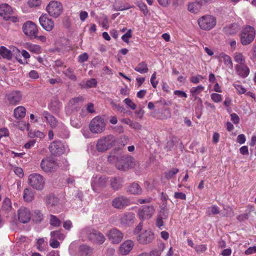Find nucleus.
<instances>
[{"instance_id":"obj_1","label":"nucleus","mask_w":256,"mask_h":256,"mask_svg":"<svg viewBox=\"0 0 256 256\" xmlns=\"http://www.w3.org/2000/svg\"><path fill=\"white\" fill-rule=\"evenodd\" d=\"M108 161L115 164L120 170L126 171L134 165V158L130 156L125 154L119 149H114L108 158Z\"/></svg>"},{"instance_id":"obj_2","label":"nucleus","mask_w":256,"mask_h":256,"mask_svg":"<svg viewBox=\"0 0 256 256\" xmlns=\"http://www.w3.org/2000/svg\"><path fill=\"white\" fill-rule=\"evenodd\" d=\"M80 234L86 236L91 242L102 244L106 240L104 236L100 231L90 228H86L81 230Z\"/></svg>"},{"instance_id":"obj_3","label":"nucleus","mask_w":256,"mask_h":256,"mask_svg":"<svg viewBox=\"0 0 256 256\" xmlns=\"http://www.w3.org/2000/svg\"><path fill=\"white\" fill-rule=\"evenodd\" d=\"M116 140L115 137L112 134L104 136L98 140L96 149L100 152H105L114 145Z\"/></svg>"},{"instance_id":"obj_4","label":"nucleus","mask_w":256,"mask_h":256,"mask_svg":"<svg viewBox=\"0 0 256 256\" xmlns=\"http://www.w3.org/2000/svg\"><path fill=\"white\" fill-rule=\"evenodd\" d=\"M256 32L254 28L250 26H245L240 33V42L243 46L250 44L255 37Z\"/></svg>"},{"instance_id":"obj_5","label":"nucleus","mask_w":256,"mask_h":256,"mask_svg":"<svg viewBox=\"0 0 256 256\" xmlns=\"http://www.w3.org/2000/svg\"><path fill=\"white\" fill-rule=\"evenodd\" d=\"M89 128L94 134H100L103 132L106 128V124L103 118L96 116L91 120Z\"/></svg>"},{"instance_id":"obj_6","label":"nucleus","mask_w":256,"mask_h":256,"mask_svg":"<svg viewBox=\"0 0 256 256\" xmlns=\"http://www.w3.org/2000/svg\"><path fill=\"white\" fill-rule=\"evenodd\" d=\"M46 10L50 16L57 18L62 14L63 7L60 2L52 0L46 6Z\"/></svg>"},{"instance_id":"obj_7","label":"nucleus","mask_w":256,"mask_h":256,"mask_svg":"<svg viewBox=\"0 0 256 256\" xmlns=\"http://www.w3.org/2000/svg\"><path fill=\"white\" fill-rule=\"evenodd\" d=\"M28 184L34 189L42 190L44 186L45 180L40 174L34 173L30 174L28 176Z\"/></svg>"},{"instance_id":"obj_8","label":"nucleus","mask_w":256,"mask_h":256,"mask_svg":"<svg viewBox=\"0 0 256 256\" xmlns=\"http://www.w3.org/2000/svg\"><path fill=\"white\" fill-rule=\"evenodd\" d=\"M198 24L201 29L209 30L216 26V20L212 16L206 15L198 20Z\"/></svg>"},{"instance_id":"obj_9","label":"nucleus","mask_w":256,"mask_h":256,"mask_svg":"<svg viewBox=\"0 0 256 256\" xmlns=\"http://www.w3.org/2000/svg\"><path fill=\"white\" fill-rule=\"evenodd\" d=\"M22 31L27 36L31 39L36 38L38 34V30L36 25L32 21H27L22 26Z\"/></svg>"},{"instance_id":"obj_10","label":"nucleus","mask_w":256,"mask_h":256,"mask_svg":"<svg viewBox=\"0 0 256 256\" xmlns=\"http://www.w3.org/2000/svg\"><path fill=\"white\" fill-rule=\"evenodd\" d=\"M13 10L10 6L6 4L0 5V16L6 20H10L12 22H16V17L11 16Z\"/></svg>"},{"instance_id":"obj_11","label":"nucleus","mask_w":256,"mask_h":256,"mask_svg":"<svg viewBox=\"0 0 256 256\" xmlns=\"http://www.w3.org/2000/svg\"><path fill=\"white\" fill-rule=\"evenodd\" d=\"M40 167L45 172H52L56 168L58 164L52 158L47 157L42 160Z\"/></svg>"},{"instance_id":"obj_12","label":"nucleus","mask_w":256,"mask_h":256,"mask_svg":"<svg viewBox=\"0 0 256 256\" xmlns=\"http://www.w3.org/2000/svg\"><path fill=\"white\" fill-rule=\"evenodd\" d=\"M51 154L54 156H60L66 151V147L60 140H55L50 143L48 147Z\"/></svg>"},{"instance_id":"obj_13","label":"nucleus","mask_w":256,"mask_h":256,"mask_svg":"<svg viewBox=\"0 0 256 256\" xmlns=\"http://www.w3.org/2000/svg\"><path fill=\"white\" fill-rule=\"evenodd\" d=\"M17 216L20 222L26 224L30 222L31 218L30 210L26 207L22 206L17 212Z\"/></svg>"},{"instance_id":"obj_14","label":"nucleus","mask_w":256,"mask_h":256,"mask_svg":"<svg viewBox=\"0 0 256 256\" xmlns=\"http://www.w3.org/2000/svg\"><path fill=\"white\" fill-rule=\"evenodd\" d=\"M106 236L112 243L118 244L122 241L124 235L118 230L113 228L108 231Z\"/></svg>"},{"instance_id":"obj_15","label":"nucleus","mask_w":256,"mask_h":256,"mask_svg":"<svg viewBox=\"0 0 256 256\" xmlns=\"http://www.w3.org/2000/svg\"><path fill=\"white\" fill-rule=\"evenodd\" d=\"M130 204V199L123 196L114 198L112 202V205L114 208L119 210L124 208Z\"/></svg>"},{"instance_id":"obj_16","label":"nucleus","mask_w":256,"mask_h":256,"mask_svg":"<svg viewBox=\"0 0 256 256\" xmlns=\"http://www.w3.org/2000/svg\"><path fill=\"white\" fill-rule=\"evenodd\" d=\"M154 212V209L152 206H144L139 210L138 214L140 219L146 220L151 218Z\"/></svg>"},{"instance_id":"obj_17","label":"nucleus","mask_w":256,"mask_h":256,"mask_svg":"<svg viewBox=\"0 0 256 256\" xmlns=\"http://www.w3.org/2000/svg\"><path fill=\"white\" fill-rule=\"evenodd\" d=\"M39 22L42 27L47 32L51 31L54 28V21L46 14H42L39 18Z\"/></svg>"},{"instance_id":"obj_18","label":"nucleus","mask_w":256,"mask_h":256,"mask_svg":"<svg viewBox=\"0 0 256 256\" xmlns=\"http://www.w3.org/2000/svg\"><path fill=\"white\" fill-rule=\"evenodd\" d=\"M83 100L82 96H78L72 98L69 101L68 108L72 113H74L80 108Z\"/></svg>"},{"instance_id":"obj_19","label":"nucleus","mask_w":256,"mask_h":256,"mask_svg":"<svg viewBox=\"0 0 256 256\" xmlns=\"http://www.w3.org/2000/svg\"><path fill=\"white\" fill-rule=\"evenodd\" d=\"M154 239V235L150 230H145L140 233L138 236L137 240L141 244H147L152 242Z\"/></svg>"},{"instance_id":"obj_20","label":"nucleus","mask_w":256,"mask_h":256,"mask_svg":"<svg viewBox=\"0 0 256 256\" xmlns=\"http://www.w3.org/2000/svg\"><path fill=\"white\" fill-rule=\"evenodd\" d=\"M106 182V180L104 176H93L91 182L92 190L95 192H97L98 188L104 186Z\"/></svg>"},{"instance_id":"obj_21","label":"nucleus","mask_w":256,"mask_h":256,"mask_svg":"<svg viewBox=\"0 0 256 256\" xmlns=\"http://www.w3.org/2000/svg\"><path fill=\"white\" fill-rule=\"evenodd\" d=\"M236 73L242 78H246L250 74V68L244 64H237L235 66Z\"/></svg>"},{"instance_id":"obj_22","label":"nucleus","mask_w":256,"mask_h":256,"mask_svg":"<svg viewBox=\"0 0 256 256\" xmlns=\"http://www.w3.org/2000/svg\"><path fill=\"white\" fill-rule=\"evenodd\" d=\"M124 182L123 178L120 176H114L110 178V184L112 188L117 191L121 188Z\"/></svg>"},{"instance_id":"obj_23","label":"nucleus","mask_w":256,"mask_h":256,"mask_svg":"<svg viewBox=\"0 0 256 256\" xmlns=\"http://www.w3.org/2000/svg\"><path fill=\"white\" fill-rule=\"evenodd\" d=\"M134 246L131 240H127L122 244L119 248V252L122 255H126L131 251Z\"/></svg>"},{"instance_id":"obj_24","label":"nucleus","mask_w":256,"mask_h":256,"mask_svg":"<svg viewBox=\"0 0 256 256\" xmlns=\"http://www.w3.org/2000/svg\"><path fill=\"white\" fill-rule=\"evenodd\" d=\"M126 191L130 194L140 195L142 194V189L138 183L134 182L130 184L126 188Z\"/></svg>"},{"instance_id":"obj_25","label":"nucleus","mask_w":256,"mask_h":256,"mask_svg":"<svg viewBox=\"0 0 256 256\" xmlns=\"http://www.w3.org/2000/svg\"><path fill=\"white\" fill-rule=\"evenodd\" d=\"M47 122L52 128H56L60 123H58L56 119L48 112L45 111L42 114Z\"/></svg>"},{"instance_id":"obj_26","label":"nucleus","mask_w":256,"mask_h":256,"mask_svg":"<svg viewBox=\"0 0 256 256\" xmlns=\"http://www.w3.org/2000/svg\"><path fill=\"white\" fill-rule=\"evenodd\" d=\"M56 132L58 136L62 138H66L69 136V132L66 126L62 123L56 128Z\"/></svg>"},{"instance_id":"obj_27","label":"nucleus","mask_w":256,"mask_h":256,"mask_svg":"<svg viewBox=\"0 0 256 256\" xmlns=\"http://www.w3.org/2000/svg\"><path fill=\"white\" fill-rule=\"evenodd\" d=\"M31 218L34 222L40 224L43 220L44 216L40 210H35L33 211L32 214H31Z\"/></svg>"},{"instance_id":"obj_28","label":"nucleus","mask_w":256,"mask_h":256,"mask_svg":"<svg viewBox=\"0 0 256 256\" xmlns=\"http://www.w3.org/2000/svg\"><path fill=\"white\" fill-rule=\"evenodd\" d=\"M46 238H39L36 239L35 246L37 250L40 252L46 250L48 246V242L46 240Z\"/></svg>"},{"instance_id":"obj_29","label":"nucleus","mask_w":256,"mask_h":256,"mask_svg":"<svg viewBox=\"0 0 256 256\" xmlns=\"http://www.w3.org/2000/svg\"><path fill=\"white\" fill-rule=\"evenodd\" d=\"M59 202V199L53 194H49L47 196L46 199V206L48 208H50L56 206Z\"/></svg>"},{"instance_id":"obj_30","label":"nucleus","mask_w":256,"mask_h":256,"mask_svg":"<svg viewBox=\"0 0 256 256\" xmlns=\"http://www.w3.org/2000/svg\"><path fill=\"white\" fill-rule=\"evenodd\" d=\"M134 68L136 72L142 74L147 73L148 72V64L144 61L138 63Z\"/></svg>"},{"instance_id":"obj_31","label":"nucleus","mask_w":256,"mask_h":256,"mask_svg":"<svg viewBox=\"0 0 256 256\" xmlns=\"http://www.w3.org/2000/svg\"><path fill=\"white\" fill-rule=\"evenodd\" d=\"M135 218L134 214L132 212H128L124 214L121 218V222L123 224H128Z\"/></svg>"},{"instance_id":"obj_32","label":"nucleus","mask_w":256,"mask_h":256,"mask_svg":"<svg viewBox=\"0 0 256 256\" xmlns=\"http://www.w3.org/2000/svg\"><path fill=\"white\" fill-rule=\"evenodd\" d=\"M133 7V6H130L128 4H123L121 2H116L114 4V8L115 10L116 11L126 10Z\"/></svg>"},{"instance_id":"obj_33","label":"nucleus","mask_w":256,"mask_h":256,"mask_svg":"<svg viewBox=\"0 0 256 256\" xmlns=\"http://www.w3.org/2000/svg\"><path fill=\"white\" fill-rule=\"evenodd\" d=\"M202 5L196 0V2L190 3L188 5V10L192 13L196 14L198 12L202 7Z\"/></svg>"},{"instance_id":"obj_34","label":"nucleus","mask_w":256,"mask_h":256,"mask_svg":"<svg viewBox=\"0 0 256 256\" xmlns=\"http://www.w3.org/2000/svg\"><path fill=\"white\" fill-rule=\"evenodd\" d=\"M23 198L25 202H31L34 198V194L30 188H25L24 191Z\"/></svg>"},{"instance_id":"obj_35","label":"nucleus","mask_w":256,"mask_h":256,"mask_svg":"<svg viewBox=\"0 0 256 256\" xmlns=\"http://www.w3.org/2000/svg\"><path fill=\"white\" fill-rule=\"evenodd\" d=\"M168 215L164 210L160 211L156 218V226L160 228L164 225L163 219H166Z\"/></svg>"},{"instance_id":"obj_36","label":"nucleus","mask_w":256,"mask_h":256,"mask_svg":"<svg viewBox=\"0 0 256 256\" xmlns=\"http://www.w3.org/2000/svg\"><path fill=\"white\" fill-rule=\"evenodd\" d=\"M48 107L50 110L56 112L60 107V102L58 98H54L51 100Z\"/></svg>"},{"instance_id":"obj_37","label":"nucleus","mask_w":256,"mask_h":256,"mask_svg":"<svg viewBox=\"0 0 256 256\" xmlns=\"http://www.w3.org/2000/svg\"><path fill=\"white\" fill-rule=\"evenodd\" d=\"M27 48L29 51L35 54H40L42 51L41 47L38 44H28Z\"/></svg>"},{"instance_id":"obj_38","label":"nucleus","mask_w":256,"mask_h":256,"mask_svg":"<svg viewBox=\"0 0 256 256\" xmlns=\"http://www.w3.org/2000/svg\"><path fill=\"white\" fill-rule=\"evenodd\" d=\"M50 237L56 240H62L65 238V235L61 230H54L50 232Z\"/></svg>"},{"instance_id":"obj_39","label":"nucleus","mask_w":256,"mask_h":256,"mask_svg":"<svg viewBox=\"0 0 256 256\" xmlns=\"http://www.w3.org/2000/svg\"><path fill=\"white\" fill-rule=\"evenodd\" d=\"M49 220L50 224L52 226L54 227H58L60 226L61 222L56 216L50 214Z\"/></svg>"},{"instance_id":"obj_40","label":"nucleus","mask_w":256,"mask_h":256,"mask_svg":"<svg viewBox=\"0 0 256 256\" xmlns=\"http://www.w3.org/2000/svg\"><path fill=\"white\" fill-rule=\"evenodd\" d=\"M17 52H18V53L20 52V54H22V56H23L24 58V61L21 59H18L17 58V61L22 64H27L28 62L26 60V59L30 58V55L29 53L27 51H26V50H22L20 52L18 48H17Z\"/></svg>"},{"instance_id":"obj_41","label":"nucleus","mask_w":256,"mask_h":256,"mask_svg":"<svg viewBox=\"0 0 256 256\" xmlns=\"http://www.w3.org/2000/svg\"><path fill=\"white\" fill-rule=\"evenodd\" d=\"M7 102L10 104L15 105L16 104V92H12L8 94L6 96Z\"/></svg>"},{"instance_id":"obj_42","label":"nucleus","mask_w":256,"mask_h":256,"mask_svg":"<svg viewBox=\"0 0 256 256\" xmlns=\"http://www.w3.org/2000/svg\"><path fill=\"white\" fill-rule=\"evenodd\" d=\"M220 208L216 205H212L208 208L206 214L210 216L211 214L216 215L220 214Z\"/></svg>"},{"instance_id":"obj_43","label":"nucleus","mask_w":256,"mask_h":256,"mask_svg":"<svg viewBox=\"0 0 256 256\" xmlns=\"http://www.w3.org/2000/svg\"><path fill=\"white\" fill-rule=\"evenodd\" d=\"M179 172V170L177 168H173L165 172V177L167 179L173 178L176 174Z\"/></svg>"},{"instance_id":"obj_44","label":"nucleus","mask_w":256,"mask_h":256,"mask_svg":"<svg viewBox=\"0 0 256 256\" xmlns=\"http://www.w3.org/2000/svg\"><path fill=\"white\" fill-rule=\"evenodd\" d=\"M28 136L30 138H42L45 136V134L44 132L39 130H30L28 132Z\"/></svg>"},{"instance_id":"obj_45","label":"nucleus","mask_w":256,"mask_h":256,"mask_svg":"<svg viewBox=\"0 0 256 256\" xmlns=\"http://www.w3.org/2000/svg\"><path fill=\"white\" fill-rule=\"evenodd\" d=\"M26 114V109L24 107L20 106L17 107V119L24 118Z\"/></svg>"},{"instance_id":"obj_46","label":"nucleus","mask_w":256,"mask_h":256,"mask_svg":"<svg viewBox=\"0 0 256 256\" xmlns=\"http://www.w3.org/2000/svg\"><path fill=\"white\" fill-rule=\"evenodd\" d=\"M12 208V204L10 200L8 198H6L2 202V209L8 212Z\"/></svg>"},{"instance_id":"obj_47","label":"nucleus","mask_w":256,"mask_h":256,"mask_svg":"<svg viewBox=\"0 0 256 256\" xmlns=\"http://www.w3.org/2000/svg\"><path fill=\"white\" fill-rule=\"evenodd\" d=\"M80 252L82 256H86L92 252V249L86 245L81 246L80 247Z\"/></svg>"},{"instance_id":"obj_48","label":"nucleus","mask_w":256,"mask_h":256,"mask_svg":"<svg viewBox=\"0 0 256 256\" xmlns=\"http://www.w3.org/2000/svg\"><path fill=\"white\" fill-rule=\"evenodd\" d=\"M97 86V81L95 78H90L86 82V84L83 87L84 88H95Z\"/></svg>"},{"instance_id":"obj_49","label":"nucleus","mask_w":256,"mask_h":256,"mask_svg":"<svg viewBox=\"0 0 256 256\" xmlns=\"http://www.w3.org/2000/svg\"><path fill=\"white\" fill-rule=\"evenodd\" d=\"M220 56L222 58L224 64L226 65L229 66L230 67L232 66V62L230 56L224 54H220Z\"/></svg>"},{"instance_id":"obj_50","label":"nucleus","mask_w":256,"mask_h":256,"mask_svg":"<svg viewBox=\"0 0 256 256\" xmlns=\"http://www.w3.org/2000/svg\"><path fill=\"white\" fill-rule=\"evenodd\" d=\"M234 60L238 64L244 63V58L242 53L236 52L234 55Z\"/></svg>"},{"instance_id":"obj_51","label":"nucleus","mask_w":256,"mask_h":256,"mask_svg":"<svg viewBox=\"0 0 256 256\" xmlns=\"http://www.w3.org/2000/svg\"><path fill=\"white\" fill-rule=\"evenodd\" d=\"M30 124H26L24 121H17V127L22 130H29Z\"/></svg>"},{"instance_id":"obj_52","label":"nucleus","mask_w":256,"mask_h":256,"mask_svg":"<svg viewBox=\"0 0 256 256\" xmlns=\"http://www.w3.org/2000/svg\"><path fill=\"white\" fill-rule=\"evenodd\" d=\"M204 90V87L202 85H199L196 87H193L190 90L192 96L199 94Z\"/></svg>"},{"instance_id":"obj_53","label":"nucleus","mask_w":256,"mask_h":256,"mask_svg":"<svg viewBox=\"0 0 256 256\" xmlns=\"http://www.w3.org/2000/svg\"><path fill=\"white\" fill-rule=\"evenodd\" d=\"M64 74L65 76L68 77V78L72 80L76 81V76L74 74H73V71L70 68H68L64 72Z\"/></svg>"},{"instance_id":"obj_54","label":"nucleus","mask_w":256,"mask_h":256,"mask_svg":"<svg viewBox=\"0 0 256 256\" xmlns=\"http://www.w3.org/2000/svg\"><path fill=\"white\" fill-rule=\"evenodd\" d=\"M132 30L130 29L128 32L122 36V40L125 42H129V38L132 37Z\"/></svg>"},{"instance_id":"obj_55","label":"nucleus","mask_w":256,"mask_h":256,"mask_svg":"<svg viewBox=\"0 0 256 256\" xmlns=\"http://www.w3.org/2000/svg\"><path fill=\"white\" fill-rule=\"evenodd\" d=\"M224 210L226 211V216H227L232 218L234 216V213L232 208L229 206H224Z\"/></svg>"},{"instance_id":"obj_56","label":"nucleus","mask_w":256,"mask_h":256,"mask_svg":"<svg viewBox=\"0 0 256 256\" xmlns=\"http://www.w3.org/2000/svg\"><path fill=\"white\" fill-rule=\"evenodd\" d=\"M126 104L132 110H135L136 108V104L129 98H126L124 101Z\"/></svg>"},{"instance_id":"obj_57","label":"nucleus","mask_w":256,"mask_h":256,"mask_svg":"<svg viewBox=\"0 0 256 256\" xmlns=\"http://www.w3.org/2000/svg\"><path fill=\"white\" fill-rule=\"evenodd\" d=\"M194 249L198 254H200L204 252L207 250V247L206 244H200L196 246Z\"/></svg>"},{"instance_id":"obj_58","label":"nucleus","mask_w":256,"mask_h":256,"mask_svg":"<svg viewBox=\"0 0 256 256\" xmlns=\"http://www.w3.org/2000/svg\"><path fill=\"white\" fill-rule=\"evenodd\" d=\"M42 4L41 0H28V4L30 8L38 7Z\"/></svg>"},{"instance_id":"obj_59","label":"nucleus","mask_w":256,"mask_h":256,"mask_svg":"<svg viewBox=\"0 0 256 256\" xmlns=\"http://www.w3.org/2000/svg\"><path fill=\"white\" fill-rule=\"evenodd\" d=\"M212 100L215 102H219L222 100V96L221 94L217 93H212L210 95Z\"/></svg>"},{"instance_id":"obj_60","label":"nucleus","mask_w":256,"mask_h":256,"mask_svg":"<svg viewBox=\"0 0 256 256\" xmlns=\"http://www.w3.org/2000/svg\"><path fill=\"white\" fill-rule=\"evenodd\" d=\"M50 246L52 248H56L60 246V244L57 240L50 237Z\"/></svg>"},{"instance_id":"obj_61","label":"nucleus","mask_w":256,"mask_h":256,"mask_svg":"<svg viewBox=\"0 0 256 256\" xmlns=\"http://www.w3.org/2000/svg\"><path fill=\"white\" fill-rule=\"evenodd\" d=\"M88 58V54L86 52H84L80 54L78 56V61L80 63L86 62Z\"/></svg>"},{"instance_id":"obj_62","label":"nucleus","mask_w":256,"mask_h":256,"mask_svg":"<svg viewBox=\"0 0 256 256\" xmlns=\"http://www.w3.org/2000/svg\"><path fill=\"white\" fill-rule=\"evenodd\" d=\"M138 7L140 8V10L142 12L143 14L146 16L148 14V10L144 2H140L138 4Z\"/></svg>"},{"instance_id":"obj_63","label":"nucleus","mask_w":256,"mask_h":256,"mask_svg":"<svg viewBox=\"0 0 256 256\" xmlns=\"http://www.w3.org/2000/svg\"><path fill=\"white\" fill-rule=\"evenodd\" d=\"M234 86L236 89L239 94H243L246 92V90L240 84H234Z\"/></svg>"},{"instance_id":"obj_64","label":"nucleus","mask_w":256,"mask_h":256,"mask_svg":"<svg viewBox=\"0 0 256 256\" xmlns=\"http://www.w3.org/2000/svg\"><path fill=\"white\" fill-rule=\"evenodd\" d=\"M203 78V76L201 75H197L196 76H192L190 78V80L194 84H197Z\"/></svg>"}]
</instances>
